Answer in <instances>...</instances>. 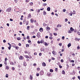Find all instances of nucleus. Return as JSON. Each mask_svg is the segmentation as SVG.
I'll list each match as a JSON object with an SVG mask.
<instances>
[{
    "instance_id": "f257e3e1",
    "label": "nucleus",
    "mask_w": 80,
    "mask_h": 80,
    "mask_svg": "<svg viewBox=\"0 0 80 80\" xmlns=\"http://www.w3.org/2000/svg\"><path fill=\"white\" fill-rule=\"evenodd\" d=\"M12 11V8L9 7L8 8L6 9V12H11Z\"/></svg>"
},
{
    "instance_id": "f03ea898",
    "label": "nucleus",
    "mask_w": 80,
    "mask_h": 80,
    "mask_svg": "<svg viewBox=\"0 0 80 80\" xmlns=\"http://www.w3.org/2000/svg\"><path fill=\"white\" fill-rule=\"evenodd\" d=\"M37 37H38V38H40L41 37V36H40V33L39 32H38L37 33Z\"/></svg>"
},
{
    "instance_id": "7ed1b4c3",
    "label": "nucleus",
    "mask_w": 80,
    "mask_h": 80,
    "mask_svg": "<svg viewBox=\"0 0 80 80\" xmlns=\"http://www.w3.org/2000/svg\"><path fill=\"white\" fill-rule=\"evenodd\" d=\"M44 74V72L43 71H41L40 72V75H43Z\"/></svg>"
},
{
    "instance_id": "20e7f679",
    "label": "nucleus",
    "mask_w": 80,
    "mask_h": 80,
    "mask_svg": "<svg viewBox=\"0 0 80 80\" xmlns=\"http://www.w3.org/2000/svg\"><path fill=\"white\" fill-rule=\"evenodd\" d=\"M52 53L53 55H55L57 54V52H56L55 51L53 50L52 52Z\"/></svg>"
},
{
    "instance_id": "39448f33",
    "label": "nucleus",
    "mask_w": 80,
    "mask_h": 80,
    "mask_svg": "<svg viewBox=\"0 0 80 80\" xmlns=\"http://www.w3.org/2000/svg\"><path fill=\"white\" fill-rule=\"evenodd\" d=\"M28 18H32V15H31V13H30L28 16Z\"/></svg>"
},
{
    "instance_id": "423d86ee",
    "label": "nucleus",
    "mask_w": 80,
    "mask_h": 80,
    "mask_svg": "<svg viewBox=\"0 0 80 80\" xmlns=\"http://www.w3.org/2000/svg\"><path fill=\"white\" fill-rule=\"evenodd\" d=\"M47 75L48 77H50V75H51V73L48 72L47 74Z\"/></svg>"
},
{
    "instance_id": "0eeeda50",
    "label": "nucleus",
    "mask_w": 80,
    "mask_h": 80,
    "mask_svg": "<svg viewBox=\"0 0 80 80\" xmlns=\"http://www.w3.org/2000/svg\"><path fill=\"white\" fill-rule=\"evenodd\" d=\"M39 31L41 32H42L43 31V29L42 28H41L39 29Z\"/></svg>"
},
{
    "instance_id": "6e6552de",
    "label": "nucleus",
    "mask_w": 80,
    "mask_h": 80,
    "mask_svg": "<svg viewBox=\"0 0 80 80\" xmlns=\"http://www.w3.org/2000/svg\"><path fill=\"white\" fill-rule=\"evenodd\" d=\"M42 66L43 67H45L46 66V64L44 62H43L42 63Z\"/></svg>"
},
{
    "instance_id": "1a4fd4ad",
    "label": "nucleus",
    "mask_w": 80,
    "mask_h": 80,
    "mask_svg": "<svg viewBox=\"0 0 80 80\" xmlns=\"http://www.w3.org/2000/svg\"><path fill=\"white\" fill-rule=\"evenodd\" d=\"M19 60H23V56H21L19 58Z\"/></svg>"
},
{
    "instance_id": "9d476101",
    "label": "nucleus",
    "mask_w": 80,
    "mask_h": 80,
    "mask_svg": "<svg viewBox=\"0 0 80 80\" xmlns=\"http://www.w3.org/2000/svg\"><path fill=\"white\" fill-rule=\"evenodd\" d=\"M14 48H15L16 49V50H18V49L19 48V47L18 46H13Z\"/></svg>"
},
{
    "instance_id": "9b49d317",
    "label": "nucleus",
    "mask_w": 80,
    "mask_h": 80,
    "mask_svg": "<svg viewBox=\"0 0 80 80\" xmlns=\"http://www.w3.org/2000/svg\"><path fill=\"white\" fill-rule=\"evenodd\" d=\"M23 66H27V63H26V62H25V61H24L23 62Z\"/></svg>"
},
{
    "instance_id": "f8f14e48",
    "label": "nucleus",
    "mask_w": 80,
    "mask_h": 80,
    "mask_svg": "<svg viewBox=\"0 0 80 80\" xmlns=\"http://www.w3.org/2000/svg\"><path fill=\"white\" fill-rule=\"evenodd\" d=\"M47 10L48 12L50 11V7H48L47 8Z\"/></svg>"
},
{
    "instance_id": "ddd939ff",
    "label": "nucleus",
    "mask_w": 80,
    "mask_h": 80,
    "mask_svg": "<svg viewBox=\"0 0 80 80\" xmlns=\"http://www.w3.org/2000/svg\"><path fill=\"white\" fill-rule=\"evenodd\" d=\"M36 11L37 12V13H40V9H37L36 10Z\"/></svg>"
},
{
    "instance_id": "4468645a",
    "label": "nucleus",
    "mask_w": 80,
    "mask_h": 80,
    "mask_svg": "<svg viewBox=\"0 0 80 80\" xmlns=\"http://www.w3.org/2000/svg\"><path fill=\"white\" fill-rule=\"evenodd\" d=\"M31 22L32 23H33V21H34V20L32 19H31L30 20Z\"/></svg>"
},
{
    "instance_id": "2eb2a0df",
    "label": "nucleus",
    "mask_w": 80,
    "mask_h": 80,
    "mask_svg": "<svg viewBox=\"0 0 80 80\" xmlns=\"http://www.w3.org/2000/svg\"><path fill=\"white\" fill-rule=\"evenodd\" d=\"M62 73L63 75H65V71L63 70L62 72Z\"/></svg>"
},
{
    "instance_id": "dca6fc26",
    "label": "nucleus",
    "mask_w": 80,
    "mask_h": 80,
    "mask_svg": "<svg viewBox=\"0 0 80 80\" xmlns=\"http://www.w3.org/2000/svg\"><path fill=\"white\" fill-rule=\"evenodd\" d=\"M46 14H47V12L45 11H44L43 12V15H46Z\"/></svg>"
},
{
    "instance_id": "f3484780",
    "label": "nucleus",
    "mask_w": 80,
    "mask_h": 80,
    "mask_svg": "<svg viewBox=\"0 0 80 80\" xmlns=\"http://www.w3.org/2000/svg\"><path fill=\"white\" fill-rule=\"evenodd\" d=\"M30 79L31 80H32L33 79V76H32V75H30Z\"/></svg>"
},
{
    "instance_id": "a211bd4d",
    "label": "nucleus",
    "mask_w": 80,
    "mask_h": 80,
    "mask_svg": "<svg viewBox=\"0 0 80 80\" xmlns=\"http://www.w3.org/2000/svg\"><path fill=\"white\" fill-rule=\"evenodd\" d=\"M71 31H74V29L72 27H71L70 28Z\"/></svg>"
},
{
    "instance_id": "6ab92c4d",
    "label": "nucleus",
    "mask_w": 80,
    "mask_h": 80,
    "mask_svg": "<svg viewBox=\"0 0 80 80\" xmlns=\"http://www.w3.org/2000/svg\"><path fill=\"white\" fill-rule=\"evenodd\" d=\"M70 46H71V43H69L68 45V48H69V47H70Z\"/></svg>"
},
{
    "instance_id": "aec40b11",
    "label": "nucleus",
    "mask_w": 80,
    "mask_h": 80,
    "mask_svg": "<svg viewBox=\"0 0 80 80\" xmlns=\"http://www.w3.org/2000/svg\"><path fill=\"white\" fill-rule=\"evenodd\" d=\"M17 40H21V38L20 37L17 38Z\"/></svg>"
},
{
    "instance_id": "412c9836",
    "label": "nucleus",
    "mask_w": 80,
    "mask_h": 80,
    "mask_svg": "<svg viewBox=\"0 0 80 80\" xmlns=\"http://www.w3.org/2000/svg\"><path fill=\"white\" fill-rule=\"evenodd\" d=\"M33 4V2H31L29 3V5H30V6H32Z\"/></svg>"
},
{
    "instance_id": "4be33fe9",
    "label": "nucleus",
    "mask_w": 80,
    "mask_h": 80,
    "mask_svg": "<svg viewBox=\"0 0 80 80\" xmlns=\"http://www.w3.org/2000/svg\"><path fill=\"white\" fill-rule=\"evenodd\" d=\"M50 27H48V26L47 27V30H50Z\"/></svg>"
},
{
    "instance_id": "5701e85b",
    "label": "nucleus",
    "mask_w": 80,
    "mask_h": 80,
    "mask_svg": "<svg viewBox=\"0 0 80 80\" xmlns=\"http://www.w3.org/2000/svg\"><path fill=\"white\" fill-rule=\"evenodd\" d=\"M43 5L44 7H45V6H47V4L46 3H44Z\"/></svg>"
},
{
    "instance_id": "b1692460",
    "label": "nucleus",
    "mask_w": 80,
    "mask_h": 80,
    "mask_svg": "<svg viewBox=\"0 0 80 80\" xmlns=\"http://www.w3.org/2000/svg\"><path fill=\"white\" fill-rule=\"evenodd\" d=\"M44 45H46V46H48V43L46 42H44Z\"/></svg>"
},
{
    "instance_id": "393cba45",
    "label": "nucleus",
    "mask_w": 80,
    "mask_h": 80,
    "mask_svg": "<svg viewBox=\"0 0 80 80\" xmlns=\"http://www.w3.org/2000/svg\"><path fill=\"white\" fill-rule=\"evenodd\" d=\"M50 72H53V69H50Z\"/></svg>"
},
{
    "instance_id": "a878e982",
    "label": "nucleus",
    "mask_w": 80,
    "mask_h": 80,
    "mask_svg": "<svg viewBox=\"0 0 80 80\" xmlns=\"http://www.w3.org/2000/svg\"><path fill=\"white\" fill-rule=\"evenodd\" d=\"M25 57L26 58H29V57L27 55H25Z\"/></svg>"
},
{
    "instance_id": "bb28decb",
    "label": "nucleus",
    "mask_w": 80,
    "mask_h": 80,
    "mask_svg": "<svg viewBox=\"0 0 80 80\" xmlns=\"http://www.w3.org/2000/svg\"><path fill=\"white\" fill-rule=\"evenodd\" d=\"M26 38L28 40H29V39H30V37H29V36H27Z\"/></svg>"
},
{
    "instance_id": "cd10ccee",
    "label": "nucleus",
    "mask_w": 80,
    "mask_h": 80,
    "mask_svg": "<svg viewBox=\"0 0 80 80\" xmlns=\"http://www.w3.org/2000/svg\"><path fill=\"white\" fill-rule=\"evenodd\" d=\"M29 29H30V26H27V29L28 30H29Z\"/></svg>"
},
{
    "instance_id": "c85d7f7f",
    "label": "nucleus",
    "mask_w": 80,
    "mask_h": 80,
    "mask_svg": "<svg viewBox=\"0 0 80 80\" xmlns=\"http://www.w3.org/2000/svg\"><path fill=\"white\" fill-rule=\"evenodd\" d=\"M68 32L69 33H72V32H71L70 30H68Z\"/></svg>"
},
{
    "instance_id": "c756f323",
    "label": "nucleus",
    "mask_w": 80,
    "mask_h": 80,
    "mask_svg": "<svg viewBox=\"0 0 80 80\" xmlns=\"http://www.w3.org/2000/svg\"><path fill=\"white\" fill-rule=\"evenodd\" d=\"M10 64L12 65H13V63L12 62H10Z\"/></svg>"
},
{
    "instance_id": "7c9ffc66",
    "label": "nucleus",
    "mask_w": 80,
    "mask_h": 80,
    "mask_svg": "<svg viewBox=\"0 0 80 80\" xmlns=\"http://www.w3.org/2000/svg\"><path fill=\"white\" fill-rule=\"evenodd\" d=\"M44 49L43 48H41V51H44Z\"/></svg>"
},
{
    "instance_id": "2f4dec72",
    "label": "nucleus",
    "mask_w": 80,
    "mask_h": 80,
    "mask_svg": "<svg viewBox=\"0 0 80 80\" xmlns=\"http://www.w3.org/2000/svg\"><path fill=\"white\" fill-rule=\"evenodd\" d=\"M69 14L70 16H72L73 13L70 12V13H69Z\"/></svg>"
},
{
    "instance_id": "473e14b6",
    "label": "nucleus",
    "mask_w": 80,
    "mask_h": 80,
    "mask_svg": "<svg viewBox=\"0 0 80 80\" xmlns=\"http://www.w3.org/2000/svg\"><path fill=\"white\" fill-rule=\"evenodd\" d=\"M30 1V0H26L25 2H27V3H28V2H29Z\"/></svg>"
},
{
    "instance_id": "72a5a7b5",
    "label": "nucleus",
    "mask_w": 80,
    "mask_h": 80,
    "mask_svg": "<svg viewBox=\"0 0 80 80\" xmlns=\"http://www.w3.org/2000/svg\"><path fill=\"white\" fill-rule=\"evenodd\" d=\"M55 71H56V72H58V68H55Z\"/></svg>"
},
{
    "instance_id": "f704fd0d",
    "label": "nucleus",
    "mask_w": 80,
    "mask_h": 80,
    "mask_svg": "<svg viewBox=\"0 0 80 80\" xmlns=\"http://www.w3.org/2000/svg\"><path fill=\"white\" fill-rule=\"evenodd\" d=\"M73 13V15H74V14H75V13H76L75 11H73V13Z\"/></svg>"
},
{
    "instance_id": "c9c22d12",
    "label": "nucleus",
    "mask_w": 80,
    "mask_h": 80,
    "mask_svg": "<svg viewBox=\"0 0 80 80\" xmlns=\"http://www.w3.org/2000/svg\"><path fill=\"white\" fill-rule=\"evenodd\" d=\"M54 29H55V30L56 31H58V28H55Z\"/></svg>"
},
{
    "instance_id": "e433bc0d",
    "label": "nucleus",
    "mask_w": 80,
    "mask_h": 80,
    "mask_svg": "<svg viewBox=\"0 0 80 80\" xmlns=\"http://www.w3.org/2000/svg\"><path fill=\"white\" fill-rule=\"evenodd\" d=\"M28 53V52L27 51H24V53Z\"/></svg>"
},
{
    "instance_id": "4c0bfd02",
    "label": "nucleus",
    "mask_w": 80,
    "mask_h": 80,
    "mask_svg": "<svg viewBox=\"0 0 80 80\" xmlns=\"http://www.w3.org/2000/svg\"><path fill=\"white\" fill-rule=\"evenodd\" d=\"M62 40H64L65 39V37L62 36Z\"/></svg>"
},
{
    "instance_id": "58836bf2",
    "label": "nucleus",
    "mask_w": 80,
    "mask_h": 80,
    "mask_svg": "<svg viewBox=\"0 0 80 80\" xmlns=\"http://www.w3.org/2000/svg\"><path fill=\"white\" fill-rule=\"evenodd\" d=\"M65 20V22H67L68 21V19H67V18H66Z\"/></svg>"
},
{
    "instance_id": "ea45409f",
    "label": "nucleus",
    "mask_w": 80,
    "mask_h": 80,
    "mask_svg": "<svg viewBox=\"0 0 80 80\" xmlns=\"http://www.w3.org/2000/svg\"><path fill=\"white\" fill-rule=\"evenodd\" d=\"M51 59L52 60H55V58H53V57H52Z\"/></svg>"
},
{
    "instance_id": "a19ab883",
    "label": "nucleus",
    "mask_w": 80,
    "mask_h": 80,
    "mask_svg": "<svg viewBox=\"0 0 80 80\" xmlns=\"http://www.w3.org/2000/svg\"><path fill=\"white\" fill-rule=\"evenodd\" d=\"M26 47H29V44H26Z\"/></svg>"
},
{
    "instance_id": "79ce46f5",
    "label": "nucleus",
    "mask_w": 80,
    "mask_h": 80,
    "mask_svg": "<svg viewBox=\"0 0 80 80\" xmlns=\"http://www.w3.org/2000/svg\"><path fill=\"white\" fill-rule=\"evenodd\" d=\"M11 47H12V46H9V47H8V48L9 50H10V49H11Z\"/></svg>"
},
{
    "instance_id": "37998d69",
    "label": "nucleus",
    "mask_w": 80,
    "mask_h": 80,
    "mask_svg": "<svg viewBox=\"0 0 80 80\" xmlns=\"http://www.w3.org/2000/svg\"><path fill=\"white\" fill-rule=\"evenodd\" d=\"M6 78H8V75L6 74Z\"/></svg>"
},
{
    "instance_id": "c03bdc74",
    "label": "nucleus",
    "mask_w": 80,
    "mask_h": 80,
    "mask_svg": "<svg viewBox=\"0 0 80 80\" xmlns=\"http://www.w3.org/2000/svg\"><path fill=\"white\" fill-rule=\"evenodd\" d=\"M49 39H50V40H52V39H53V37H49Z\"/></svg>"
},
{
    "instance_id": "a18cd8bd",
    "label": "nucleus",
    "mask_w": 80,
    "mask_h": 80,
    "mask_svg": "<svg viewBox=\"0 0 80 80\" xmlns=\"http://www.w3.org/2000/svg\"><path fill=\"white\" fill-rule=\"evenodd\" d=\"M59 45L60 46H61L62 45V43H59Z\"/></svg>"
},
{
    "instance_id": "49530a36",
    "label": "nucleus",
    "mask_w": 80,
    "mask_h": 80,
    "mask_svg": "<svg viewBox=\"0 0 80 80\" xmlns=\"http://www.w3.org/2000/svg\"><path fill=\"white\" fill-rule=\"evenodd\" d=\"M54 35H55V36H57V33H54Z\"/></svg>"
},
{
    "instance_id": "de8ad7c7",
    "label": "nucleus",
    "mask_w": 80,
    "mask_h": 80,
    "mask_svg": "<svg viewBox=\"0 0 80 80\" xmlns=\"http://www.w3.org/2000/svg\"><path fill=\"white\" fill-rule=\"evenodd\" d=\"M43 26H47V25L46 24H45V23H44L43 24Z\"/></svg>"
},
{
    "instance_id": "09e8293b",
    "label": "nucleus",
    "mask_w": 80,
    "mask_h": 80,
    "mask_svg": "<svg viewBox=\"0 0 80 80\" xmlns=\"http://www.w3.org/2000/svg\"><path fill=\"white\" fill-rule=\"evenodd\" d=\"M78 34L79 35H80V32L78 31Z\"/></svg>"
},
{
    "instance_id": "8fccbe9b",
    "label": "nucleus",
    "mask_w": 80,
    "mask_h": 80,
    "mask_svg": "<svg viewBox=\"0 0 80 80\" xmlns=\"http://www.w3.org/2000/svg\"><path fill=\"white\" fill-rule=\"evenodd\" d=\"M74 62H75V61H74V60H72L71 61V62H72V63H74Z\"/></svg>"
},
{
    "instance_id": "3c124183",
    "label": "nucleus",
    "mask_w": 80,
    "mask_h": 80,
    "mask_svg": "<svg viewBox=\"0 0 80 80\" xmlns=\"http://www.w3.org/2000/svg\"><path fill=\"white\" fill-rule=\"evenodd\" d=\"M42 55V53H39V56H41V55Z\"/></svg>"
},
{
    "instance_id": "603ef678",
    "label": "nucleus",
    "mask_w": 80,
    "mask_h": 80,
    "mask_svg": "<svg viewBox=\"0 0 80 80\" xmlns=\"http://www.w3.org/2000/svg\"><path fill=\"white\" fill-rule=\"evenodd\" d=\"M75 40H76V41H77L78 40V38H75Z\"/></svg>"
},
{
    "instance_id": "864d4df0",
    "label": "nucleus",
    "mask_w": 80,
    "mask_h": 80,
    "mask_svg": "<svg viewBox=\"0 0 80 80\" xmlns=\"http://www.w3.org/2000/svg\"><path fill=\"white\" fill-rule=\"evenodd\" d=\"M7 60H8L7 58H5V62H7Z\"/></svg>"
},
{
    "instance_id": "5fc2aeb1",
    "label": "nucleus",
    "mask_w": 80,
    "mask_h": 80,
    "mask_svg": "<svg viewBox=\"0 0 80 80\" xmlns=\"http://www.w3.org/2000/svg\"><path fill=\"white\" fill-rule=\"evenodd\" d=\"M38 43L39 44H40V41H38Z\"/></svg>"
},
{
    "instance_id": "6e6d98bb",
    "label": "nucleus",
    "mask_w": 80,
    "mask_h": 80,
    "mask_svg": "<svg viewBox=\"0 0 80 80\" xmlns=\"http://www.w3.org/2000/svg\"><path fill=\"white\" fill-rule=\"evenodd\" d=\"M3 42H4V43H5L6 42V40H3Z\"/></svg>"
},
{
    "instance_id": "4d7b16f0",
    "label": "nucleus",
    "mask_w": 80,
    "mask_h": 80,
    "mask_svg": "<svg viewBox=\"0 0 80 80\" xmlns=\"http://www.w3.org/2000/svg\"><path fill=\"white\" fill-rule=\"evenodd\" d=\"M59 68H62V66L59 65Z\"/></svg>"
},
{
    "instance_id": "13d9d810",
    "label": "nucleus",
    "mask_w": 80,
    "mask_h": 80,
    "mask_svg": "<svg viewBox=\"0 0 80 80\" xmlns=\"http://www.w3.org/2000/svg\"><path fill=\"white\" fill-rule=\"evenodd\" d=\"M28 43H31V41L30 40H28Z\"/></svg>"
},
{
    "instance_id": "bf43d9fd",
    "label": "nucleus",
    "mask_w": 80,
    "mask_h": 80,
    "mask_svg": "<svg viewBox=\"0 0 80 80\" xmlns=\"http://www.w3.org/2000/svg\"><path fill=\"white\" fill-rule=\"evenodd\" d=\"M59 26H60V24H59L58 25H57V27L58 28V27H59Z\"/></svg>"
},
{
    "instance_id": "052dcab7",
    "label": "nucleus",
    "mask_w": 80,
    "mask_h": 80,
    "mask_svg": "<svg viewBox=\"0 0 80 80\" xmlns=\"http://www.w3.org/2000/svg\"><path fill=\"white\" fill-rule=\"evenodd\" d=\"M36 76H37V77H38V76H39V73H37L36 74Z\"/></svg>"
},
{
    "instance_id": "680f3d73",
    "label": "nucleus",
    "mask_w": 80,
    "mask_h": 80,
    "mask_svg": "<svg viewBox=\"0 0 80 80\" xmlns=\"http://www.w3.org/2000/svg\"><path fill=\"white\" fill-rule=\"evenodd\" d=\"M12 69L13 70H15V68L13 67L12 68Z\"/></svg>"
},
{
    "instance_id": "e2e57ef3",
    "label": "nucleus",
    "mask_w": 80,
    "mask_h": 80,
    "mask_svg": "<svg viewBox=\"0 0 80 80\" xmlns=\"http://www.w3.org/2000/svg\"><path fill=\"white\" fill-rule=\"evenodd\" d=\"M10 20L11 21V22H12V21H13V19H12V18H10Z\"/></svg>"
},
{
    "instance_id": "0e129e2a",
    "label": "nucleus",
    "mask_w": 80,
    "mask_h": 80,
    "mask_svg": "<svg viewBox=\"0 0 80 80\" xmlns=\"http://www.w3.org/2000/svg\"><path fill=\"white\" fill-rule=\"evenodd\" d=\"M20 25H22V22H20Z\"/></svg>"
},
{
    "instance_id": "69168bd1",
    "label": "nucleus",
    "mask_w": 80,
    "mask_h": 80,
    "mask_svg": "<svg viewBox=\"0 0 80 80\" xmlns=\"http://www.w3.org/2000/svg\"><path fill=\"white\" fill-rule=\"evenodd\" d=\"M61 62H63V59H62L61 60Z\"/></svg>"
},
{
    "instance_id": "338daca9",
    "label": "nucleus",
    "mask_w": 80,
    "mask_h": 80,
    "mask_svg": "<svg viewBox=\"0 0 80 80\" xmlns=\"http://www.w3.org/2000/svg\"><path fill=\"white\" fill-rule=\"evenodd\" d=\"M78 79H79V80H80V76H78Z\"/></svg>"
},
{
    "instance_id": "774afa93",
    "label": "nucleus",
    "mask_w": 80,
    "mask_h": 80,
    "mask_svg": "<svg viewBox=\"0 0 80 80\" xmlns=\"http://www.w3.org/2000/svg\"><path fill=\"white\" fill-rule=\"evenodd\" d=\"M78 70H80V67H78Z\"/></svg>"
}]
</instances>
